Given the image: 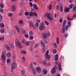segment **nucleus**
I'll use <instances>...</instances> for the list:
<instances>
[{"label":"nucleus","instance_id":"nucleus-1","mask_svg":"<svg viewBox=\"0 0 76 76\" xmlns=\"http://www.w3.org/2000/svg\"><path fill=\"white\" fill-rule=\"evenodd\" d=\"M15 43L17 47H18V46L20 48H22V45L21 42L20 41H18V39H16L15 40Z\"/></svg>","mask_w":76,"mask_h":76},{"label":"nucleus","instance_id":"nucleus-19","mask_svg":"<svg viewBox=\"0 0 76 76\" xmlns=\"http://www.w3.org/2000/svg\"><path fill=\"white\" fill-rule=\"evenodd\" d=\"M7 63L8 64H10L11 63V61L9 59H8L7 61Z\"/></svg>","mask_w":76,"mask_h":76},{"label":"nucleus","instance_id":"nucleus-55","mask_svg":"<svg viewBox=\"0 0 76 76\" xmlns=\"http://www.w3.org/2000/svg\"><path fill=\"white\" fill-rule=\"evenodd\" d=\"M68 23L69 26H71V23H70V21H68Z\"/></svg>","mask_w":76,"mask_h":76},{"label":"nucleus","instance_id":"nucleus-62","mask_svg":"<svg viewBox=\"0 0 76 76\" xmlns=\"http://www.w3.org/2000/svg\"><path fill=\"white\" fill-rule=\"evenodd\" d=\"M25 37H26L27 38H28V35L27 34H25Z\"/></svg>","mask_w":76,"mask_h":76},{"label":"nucleus","instance_id":"nucleus-26","mask_svg":"<svg viewBox=\"0 0 76 76\" xmlns=\"http://www.w3.org/2000/svg\"><path fill=\"white\" fill-rule=\"evenodd\" d=\"M0 6H1V7L3 8V7H4V4H3V3H1Z\"/></svg>","mask_w":76,"mask_h":76},{"label":"nucleus","instance_id":"nucleus-6","mask_svg":"<svg viewBox=\"0 0 76 76\" xmlns=\"http://www.w3.org/2000/svg\"><path fill=\"white\" fill-rule=\"evenodd\" d=\"M45 28V26H44V23H42L39 26V29L40 31H43Z\"/></svg>","mask_w":76,"mask_h":76},{"label":"nucleus","instance_id":"nucleus-23","mask_svg":"<svg viewBox=\"0 0 76 76\" xmlns=\"http://www.w3.org/2000/svg\"><path fill=\"white\" fill-rule=\"evenodd\" d=\"M29 15L31 17H32L34 15V13L32 12H31L29 13Z\"/></svg>","mask_w":76,"mask_h":76},{"label":"nucleus","instance_id":"nucleus-34","mask_svg":"<svg viewBox=\"0 0 76 76\" xmlns=\"http://www.w3.org/2000/svg\"><path fill=\"white\" fill-rule=\"evenodd\" d=\"M22 43H23V44H25L26 42V41H25V39H23L22 41Z\"/></svg>","mask_w":76,"mask_h":76},{"label":"nucleus","instance_id":"nucleus-51","mask_svg":"<svg viewBox=\"0 0 76 76\" xmlns=\"http://www.w3.org/2000/svg\"><path fill=\"white\" fill-rule=\"evenodd\" d=\"M36 26V27H38L39 25V24L38 23H36L35 24Z\"/></svg>","mask_w":76,"mask_h":76},{"label":"nucleus","instance_id":"nucleus-60","mask_svg":"<svg viewBox=\"0 0 76 76\" xmlns=\"http://www.w3.org/2000/svg\"><path fill=\"white\" fill-rule=\"evenodd\" d=\"M62 21H63V19H62V18L60 19L59 20V22H60V23H61V22Z\"/></svg>","mask_w":76,"mask_h":76},{"label":"nucleus","instance_id":"nucleus-41","mask_svg":"<svg viewBox=\"0 0 76 76\" xmlns=\"http://www.w3.org/2000/svg\"><path fill=\"white\" fill-rule=\"evenodd\" d=\"M73 11L74 12H76V7L74 6L73 7Z\"/></svg>","mask_w":76,"mask_h":76},{"label":"nucleus","instance_id":"nucleus-25","mask_svg":"<svg viewBox=\"0 0 76 76\" xmlns=\"http://www.w3.org/2000/svg\"><path fill=\"white\" fill-rule=\"evenodd\" d=\"M7 57H10L11 56V55L10 53H8L7 54Z\"/></svg>","mask_w":76,"mask_h":76},{"label":"nucleus","instance_id":"nucleus-27","mask_svg":"<svg viewBox=\"0 0 76 76\" xmlns=\"http://www.w3.org/2000/svg\"><path fill=\"white\" fill-rule=\"evenodd\" d=\"M0 32L2 34L4 33V29H1L0 31Z\"/></svg>","mask_w":76,"mask_h":76},{"label":"nucleus","instance_id":"nucleus-50","mask_svg":"<svg viewBox=\"0 0 76 76\" xmlns=\"http://www.w3.org/2000/svg\"><path fill=\"white\" fill-rule=\"evenodd\" d=\"M56 42L58 44H59V42L58 41L59 39L58 37L56 39Z\"/></svg>","mask_w":76,"mask_h":76},{"label":"nucleus","instance_id":"nucleus-48","mask_svg":"<svg viewBox=\"0 0 76 76\" xmlns=\"http://www.w3.org/2000/svg\"><path fill=\"white\" fill-rule=\"evenodd\" d=\"M19 22L20 24H23V22L22 20H20L19 21Z\"/></svg>","mask_w":76,"mask_h":76},{"label":"nucleus","instance_id":"nucleus-44","mask_svg":"<svg viewBox=\"0 0 76 76\" xmlns=\"http://www.w3.org/2000/svg\"><path fill=\"white\" fill-rule=\"evenodd\" d=\"M68 28H69V26H68L67 25H66L65 26L66 31H67V30H68Z\"/></svg>","mask_w":76,"mask_h":76},{"label":"nucleus","instance_id":"nucleus-28","mask_svg":"<svg viewBox=\"0 0 76 76\" xmlns=\"http://www.w3.org/2000/svg\"><path fill=\"white\" fill-rule=\"evenodd\" d=\"M67 19H68V20H73V19H72V18L71 19L70 18V17H69V16L67 17Z\"/></svg>","mask_w":76,"mask_h":76},{"label":"nucleus","instance_id":"nucleus-39","mask_svg":"<svg viewBox=\"0 0 76 76\" xmlns=\"http://www.w3.org/2000/svg\"><path fill=\"white\" fill-rule=\"evenodd\" d=\"M53 54H56L57 53V50L56 49L54 50L53 51Z\"/></svg>","mask_w":76,"mask_h":76},{"label":"nucleus","instance_id":"nucleus-47","mask_svg":"<svg viewBox=\"0 0 76 76\" xmlns=\"http://www.w3.org/2000/svg\"><path fill=\"white\" fill-rule=\"evenodd\" d=\"M45 24L46 25H49V23H48V22H47L46 21H45Z\"/></svg>","mask_w":76,"mask_h":76},{"label":"nucleus","instance_id":"nucleus-40","mask_svg":"<svg viewBox=\"0 0 76 76\" xmlns=\"http://www.w3.org/2000/svg\"><path fill=\"white\" fill-rule=\"evenodd\" d=\"M0 26H1V27H3L4 26V24H3V23H0Z\"/></svg>","mask_w":76,"mask_h":76},{"label":"nucleus","instance_id":"nucleus-8","mask_svg":"<svg viewBox=\"0 0 76 76\" xmlns=\"http://www.w3.org/2000/svg\"><path fill=\"white\" fill-rule=\"evenodd\" d=\"M29 24L30 26L31 27H32L34 29H36V26L32 23L31 22H29Z\"/></svg>","mask_w":76,"mask_h":76},{"label":"nucleus","instance_id":"nucleus-22","mask_svg":"<svg viewBox=\"0 0 76 76\" xmlns=\"http://www.w3.org/2000/svg\"><path fill=\"white\" fill-rule=\"evenodd\" d=\"M25 74V72L24 70H22L21 71V74L22 75H23Z\"/></svg>","mask_w":76,"mask_h":76},{"label":"nucleus","instance_id":"nucleus-29","mask_svg":"<svg viewBox=\"0 0 76 76\" xmlns=\"http://www.w3.org/2000/svg\"><path fill=\"white\" fill-rule=\"evenodd\" d=\"M45 48H42V53H45Z\"/></svg>","mask_w":76,"mask_h":76},{"label":"nucleus","instance_id":"nucleus-11","mask_svg":"<svg viewBox=\"0 0 76 76\" xmlns=\"http://www.w3.org/2000/svg\"><path fill=\"white\" fill-rule=\"evenodd\" d=\"M56 72V70L55 67L53 68L51 70V73L52 74H54Z\"/></svg>","mask_w":76,"mask_h":76},{"label":"nucleus","instance_id":"nucleus-13","mask_svg":"<svg viewBox=\"0 0 76 76\" xmlns=\"http://www.w3.org/2000/svg\"><path fill=\"white\" fill-rule=\"evenodd\" d=\"M69 10H70V8L65 7L64 8V12H66V13H67V12H69Z\"/></svg>","mask_w":76,"mask_h":76},{"label":"nucleus","instance_id":"nucleus-33","mask_svg":"<svg viewBox=\"0 0 76 76\" xmlns=\"http://www.w3.org/2000/svg\"><path fill=\"white\" fill-rule=\"evenodd\" d=\"M29 35L30 36H32V35H33V32H32V31H30L29 32Z\"/></svg>","mask_w":76,"mask_h":76},{"label":"nucleus","instance_id":"nucleus-32","mask_svg":"<svg viewBox=\"0 0 76 76\" xmlns=\"http://www.w3.org/2000/svg\"><path fill=\"white\" fill-rule=\"evenodd\" d=\"M12 57H13V60H14V61H15V60H16V56H15V55H14L12 56Z\"/></svg>","mask_w":76,"mask_h":76},{"label":"nucleus","instance_id":"nucleus-18","mask_svg":"<svg viewBox=\"0 0 76 76\" xmlns=\"http://www.w3.org/2000/svg\"><path fill=\"white\" fill-rule=\"evenodd\" d=\"M33 6L34 7V8L36 10H37V9H38V7H37L36 4H34L33 5Z\"/></svg>","mask_w":76,"mask_h":76},{"label":"nucleus","instance_id":"nucleus-30","mask_svg":"<svg viewBox=\"0 0 76 76\" xmlns=\"http://www.w3.org/2000/svg\"><path fill=\"white\" fill-rule=\"evenodd\" d=\"M46 35H47V37H50V35H51L50 33V32L46 34Z\"/></svg>","mask_w":76,"mask_h":76},{"label":"nucleus","instance_id":"nucleus-7","mask_svg":"<svg viewBox=\"0 0 76 76\" xmlns=\"http://www.w3.org/2000/svg\"><path fill=\"white\" fill-rule=\"evenodd\" d=\"M36 70L37 71V73H41L42 72L41 67H37L36 68Z\"/></svg>","mask_w":76,"mask_h":76},{"label":"nucleus","instance_id":"nucleus-53","mask_svg":"<svg viewBox=\"0 0 76 76\" xmlns=\"http://www.w3.org/2000/svg\"><path fill=\"white\" fill-rule=\"evenodd\" d=\"M9 16L11 17V16H13V14L12 13H10L9 14Z\"/></svg>","mask_w":76,"mask_h":76},{"label":"nucleus","instance_id":"nucleus-43","mask_svg":"<svg viewBox=\"0 0 76 76\" xmlns=\"http://www.w3.org/2000/svg\"><path fill=\"white\" fill-rule=\"evenodd\" d=\"M2 20H3V17L1 15H0V22H1Z\"/></svg>","mask_w":76,"mask_h":76},{"label":"nucleus","instance_id":"nucleus-49","mask_svg":"<svg viewBox=\"0 0 76 76\" xmlns=\"http://www.w3.org/2000/svg\"><path fill=\"white\" fill-rule=\"evenodd\" d=\"M10 47H11L12 48H14V47H15V46H14V45H13V44H11L10 45Z\"/></svg>","mask_w":76,"mask_h":76},{"label":"nucleus","instance_id":"nucleus-5","mask_svg":"<svg viewBox=\"0 0 76 76\" xmlns=\"http://www.w3.org/2000/svg\"><path fill=\"white\" fill-rule=\"evenodd\" d=\"M6 56L5 55H4L3 53L1 56V59L2 61H3L4 62H5V61H6Z\"/></svg>","mask_w":76,"mask_h":76},{"label":"nucleus","instance_id":"nucleus-52","mask_svg":"<svg viewBox=\"0 0 76 76\" xmlns=\"http://www.w3.org/2000/svg\"><path fill=\"white\" fill-rule=\"evenodd\" d=\"M56 10H59V6H58V5H56Z\"/></svg>","mask_w":76,"mask_h":76},{"label":"nucleus","instance_id":"nucleus-63","mask_svg":"<svg viewBox=\"0 0 76 76\" xmlns=\"http://www.w3.org/2000/svg\"><path fill=\"white\" fill-rule=\"evenodd\" d=\"M37 46H38V44H36L34 46V48H37Z\"/></svg>","mask_w":76,"mask_h":76},{"label":"nucleus","instance_id":"nucleus-14","mask_svg":"<svg viewBox=\"0 0 76 76\" xmlns=\"http://www.w3.org/2000/svg\"><path fill=\"white\" fill-rule=\"evenodd\" d=\"M15 29L17 30L18 33H20V30H19V28L18 27V26L15 25Z\"/></svg>","mask_w":76,"mask_h":76},{"label":"nucleus","instance_id":"nucleus-59","mask_svg":"<svg viewBox=\"0 0 76 76\" xmlns=\"http://www.w3.org/2000/svg\"><path fill=\"white\" fill-rule=\"evenodd\" d=\"M29 50L31 51H32V47H30Z\"/></svg>","mask_w":76,"mask_h":76},{"label":"nucleus","instance_id":"nucleus-12","mask_svg":"<svg viewBox=\"0 0 76 76\" xmlns=\"http://www.w3.org/2000/svg\"><path fill=\"white\" fill-rule=\"evenodd\" d=\"M58 54H56V55L54 57V60L55 61H58Z\"/></svg>","mask_w":76,"mask_h":76},{"label":"nucleus","instance_id":"nucleus-20","mask_svg":"<svg viewBox=\"0 0 76 76\" xmlns=\"http://www.w3.org/2000/svg\"><path fill=\"white\" fill-rule=\"evenodd\" d=\"M44 74L46 75L47 73V71L46 69H44L42 70Z\"/></svg>","mask_w":76,"mask_h":76},{"label":"nucleus","instance_id":"nucleus-58","mask_svg":"<svg viewBox=\"0 0 76 76\" xmlns=\"http://www.w3.org/2000/svg\"><path fill=\"white\" fill-rule=\"evenodd\" d=\"M34 38V37H33V36H31V37H30V39H33Z\"/></svg>","mask_w":76,"mask_h":76},{"label":"nucleus","instance_id":"nucleus-42","mask_svg":"<svg viewBox=\"0 0 76 76\" xmlns=\"http://www.w3.org/2000/svg\"><path fill=\"white\" fill-rule=\"evenodd\" d=\"M29 44H30V43L28 42H26L25 44H26V45L27 46H29Z\"/></svg>","mask_w":76,"mask_h":76},{"label":"nucleus","instance_id":"nucleus-4","mask_svg":"<svg viewBox=\"0 0 76 76\" xmlns=\"http://www.w3.org/2000/svg\"><path fill=\"white\" fill-rule=\"evenodd\" d=\"M11 67L12 70H13L16 67V63L15 62H13L11 65Z\"/></svg>","mask_w":76,"mask_h":76},{"label":"nucleus","instance_id":"nucleus-61","mask_svg":"<svg viewBox=\"0 0 76 76\" xmlns=\"http://www.w3.org/2000/svg\"><path fill=\"white\" fill-rule=\"evenodd\" d=\"M22 54H26V52L25 51H22Z\"/></svg>","mask_w":76,"mask_h":76},{"label":"nucleus","instance_id":"nucleus-3","mask_svg":"<svg viewBox=\"0 0 76 76\" xmlns=\"http://www.w3.org/2000/svg\"><path fill=\"white\" fill-rule=\"evenodd\" d=\"M66 20H64L62 23V26L63 27L62 28V33L63 34L64 33V32H65V28H64L65 25L66 24Z\"/></svg>","mask_w":76,"mask_h":76},{"label":"nucleus","instance_id":"nucleus-37","mask_svg":"<svg viewBox=\"0 0 76 76\" xmlns=\"http://www.w3.org/2000/svg\"><path fill=\"white\" fill-rule=\"evenodd\" d=\"M73 4H71L69 6V8L70 9H72V8H73Z\"/></svg>","mask_w":76,"mask_h":76},{"label":"nucleus","instance_id":"nucleus-38","mask_svg":"<svg viewBox=\"0 0 76 76\" xmlns=\"http://www.w3.org/2000/svg\"><path fill=\"white\" fill-rule=\"evenodd\" d=\"M60 11L61 12H63V7L62 6H61L60 7Z\"/></svg>","mask_w":76,"mask_h":76},{"label":"nucleus","instance_id":"nucleus-21","mask_svg":"<svg viewBox=\"0 0 76 76\" xmlns=\"http://www.w3.org/2000/svg\"><path fill=\"white\" fill-rule=\"evenodd\" d=\"M41 45L42 47H45V44L44 43V42H41Z\"/></svg>","mask_w":76,"mask_h":76},{"label":"nucleus","instance_id":"nucleus-45","mask_svg":"<svg viewBox=\"0 0 76 76\" xmlns=\"http://www.w3.org/2000/svg\"><path fill=\"white\" fill-rule=\"evenodd\" d=\"M29 6L30 7H32L33 6V4H32V3L30 2L29 4Z\"/></svg>","mask_w":76,"mask_h":76},{"label":"nucleus","instance_id":"nucleus-17","mask_svg":"<svg viewBox=\"0 0 76 76\" xmlns=\"http://www.w3.org/2000/svg\"><path fill=\"white\" fill-rule=\"evenodd\" d=\"M58 69L59 71H61V70H62V69H61V64H60V63H59L58 65Z\"/></svg>","mask_w":76,"mask_h":76},{"label":"nucleus","instance_id":"nucleus-24","mask_svg":"<svg viewBox=\"0 0 76 76\" xmlns=\"http://www.w3.org/2000/svg\"><path fill=\"white\" fill-rule=\"evenodd\" d=\"M47 63V60L46 59H44L43 60V63L44 64H46Z\"/></svg>","mask_w":76,"mask_h":76},{"label":"nucleus","instance_id":"nucleus-2","mask_svg":"<svg viewBox=\"0 0 76 76\" xmlns=\"http://www.w3.org/2000/svg\"><path fill=\"white\" fill-rule=\"evenodd\" d=\"M48 19L50 20H53V16L51 14L49 13L47 15Z\"/></svg>","mask_w":76,"mask_h":76},{"label":"nucleus","instance_id":"nucleus-46","mask_svg":"<svg viewBox=\"0 0 76 76\" xmlns=\"http://www.w3.org/2000/svg\"><path fill=\"white\" fill-rule=\"evenodd\" d=\"M25 15L26 16H28L29 15V13L28 12H26L25 13Z\"/></svg>","mask_w":76,"mask_h":76},{"label":"nucleus","instance_id":"nucleus-57","mask_svg":"<svg viewBox=\"0 0 76 76\" xmlns=\"http://www.w3.org/2000/svg\"><path fill=\"white\" fill-rule=\"evenodd\" d=\"M0 12H1V13H3V9L1 8V9H0Z\"/></svg>","mask_w":76,"mask_h":76},{"label":"nucleus","instance_id":"nucleus-9","mask_svg":"<svg viewBox=\"0 0 76 76\" xmlns=\"http://www.w3.org/2000/svg\"><path fill=\"white\" fill-rule=\"evenodd\" d=\"M49 52V50H47L46 53V58H47L48 59H50V58H51V57H50V56L48 55V54Z\"/></svg>","mask_w":76,"mask_h":76},{"label":"nucleus","instance_id":"nucleus-56","mask_svg":"<svg viewBox=\"0 0 76 76\" xmlns=\"http://www.w3.org/2000/svg\"><path fill=\"white\" fill-rule=\"evenodd\" d=\"M32 71H33V72H35L36 71V69L35 68H33L32 69Z\"/></svg>","mask_w":76,"mask_h":76},{"label":"nucleus","instance_id":"nucleus-35","mask_svg":"<svg viewBox=\"0 0 76 76\" xmlns=\"http://www.w3.org/2000/svg\"><path fill=\"white\" fill-rule=\"evenodd\" d=\"M49 9L50 10H51L52 9V5L51 4H50L49 7Z\"/></svg>","mask_w":76,"mask_h":76},{"label":"nucleus","instance_id":"nucleus-15","mask_svg":"<svg viewBox=\"0 0 76 76\" xmlns=\"http://www.w3.org/2000/svg\"><path fill=\"white\" fill-rule=\"evenodd\" d=\"M47 37V34L45 33H43L42 35V37L43 38L45 39Z\"/></svg>","mask_w":76,"mask_h":76},{"label":"nucleus","instance_id":"nucleus-16","mask_svg":"<svg viewBox=\"0 0 76 76\" xmlns=\"http://www.w3.org/2000/svg\"><path fill=\"white\" fill-rule=\"evenodd\" d=\"M5 47L7 50H10V48L7 45H6Z\"/></svg>","mask_w":76,"mask_h":76},{"label":"nucleus","instance_id":"nucleus-64","mask_svg":"<svg viewBox=\"0 0 76 76\" xmlns=\"http://www.w3.org/2000/svg\"><path fill=\"white\" fill-rule=\"evenodd\" d=\"M53 45L54 46V47H57V45L56 44V43H53Z\"/></svg>","mask_w":76,"mask_h":76},{"label":"nucleus","instance_id":"nucleus-10","mask_svg":"<svg viewBox=\"0 0 76 76\" xmlns=\"http://www.w3.org/2000/svg\"><path fill=\"white\" fill-rule=\"evenodd\" d=\"M16 10V7L14 5L11 6V11L12 12H14Z\"/></svg>","mask_w":76,"mask_h":76},{"label":"nucleus","instance_id":"nucleus-36","mask_svg":"<svg viewBox=\"0 0 76 76\" xmlns=\"http://www.w3.org/2000/svg\"><path fill=\"white\" fill-rule=\"evenodd\" d=\"M33 15L34 16H36V17H37V13L35 12H34L33 13Z\"/></svg>","mask_w":76,"mask_h":76},{"label":"nucleus","instance_id":"nucleus-31","mask_svg":"<svg viewBox=\"0 0 76 76\" xmlns=\"http://www.w3.org/2000/svg\"><path fill=\"white\" fill-rule=\"evenodd\" d=\"M4 37H2L0 38V41H4Z\"/></svg>","mask_w":76,"mask_h":76},{"label":"nucleus","instance_id":"nucleus-54","mask_svg":"<svg viewBox=\"0 0 76 76\" xmlns=\"http://www.w3.org/2000/svg\"><path fill=\"white\" fill-rule=\"evenodd\" d=\"M68 36V34H65L64 35V37H65V38H67Z\"/></svg>","mask_w":76,"mask_h":76}]
</instances>
